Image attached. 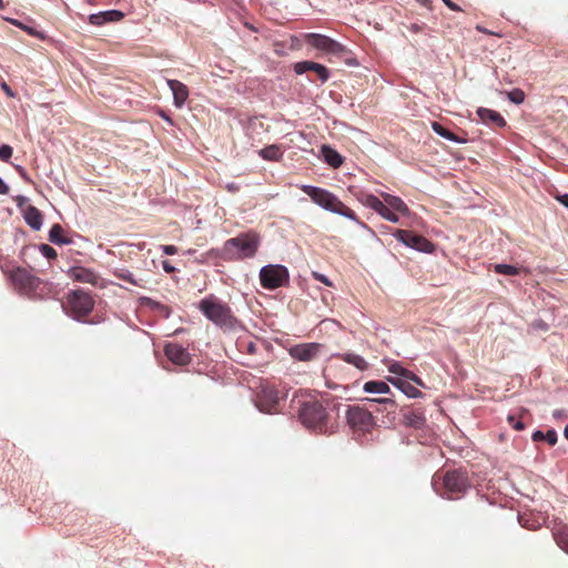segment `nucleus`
Returning a JSON list of instances; mask_svg holds the SVG:
<instances>
[{"instance_id":"nucleus-1","label":"nucleus","mask_w":568,"mask_h":568,"mask_svg":"<svg viewBox=\"0 0 568 568\" xmlns=\"http://www.w3.org/2000/svg\"><path fill=\"white\" fill-rule=\"evenodd\" d=\"M434 489L443 497L455 500L462 498L471 487L468 474L462 469L437 471L433 477Z\"/></svg>"},{"instance_id":"nucleus-2","label":"nucleus","mask_w":568,"mask_h":568,"mask_svg":"<svg viewBox=\"0 0 568 568\" xmlns=\"http://www.w3.org/2000/svg\"><path fill=\"white\" fill-rule=\"evenodd\" d=\"M261 239L257 233L250 231L241 233L236 237L224 242L222 248L217 251V256L224 261H240L253 257L260 246Z\"/></svg>"},{"instance_id":"nucleus-3","label":"nucleus","mask_w":568,"mask_h":568,"mask_svg":"<svg viewBox=\"0 0 568 568\" xmlns=\"http://www.w3.org/2000/svg\"><path fill=\"white\" fill-rule=\"evenodd\" d=\"M199 310L207 320L222 329H234L239 323L231 307L215 295L211 294L201 300L199 303Z\"/></svg>"},{"instance_id":"nucleus-4","label":"nucleus","mask_w":568,"mask_h":568,"mask_svg":"<svg viewBox=\"0 0 568 568\" xmlns=\"http://www.w3.org/2000/svg\"><path fill=\"white\" fill-rule=\"evenodd\" d=\"M307 194L314 203L320 205L326 211L339 214L352 221L361 223L355 212L346 206L335 194L332 192L313 185H302L300 187Z\"/></svg>"},{"instance_id":"nucleus-5","label":"nucleus","mask_w":568,"mask_h":568,"mask_svg":"<svg viewBox=\"0 0 568 568\" xmlns=\"http://www.w3.org/2000/svg\"><path fill=\"white\" fill-rule=\"evenodd\" d=\"M298 418L306 428L313 432L326 434L329 430L328 414L323 404L317 399L311 398L301 402Z\"/></svg>"},{"instance_id":"nucleus-6","label":"nucleus","mask_w":568,"mask_h":568,"mask_svg":"<svg viewBox=\"0 0 568 568\" xmlns=\"http://www.w3.org/2000/svg\"><path fill=\"white\" fill-rule=\"evenodd\" d=\"M62 305L69 315L80 321L92 312L94 301L90 293L79 288L69 292Z\"/></svg>"},{"instance_id":"nucleus-7","label":"nucleus","mask_w":568,"mask_h":568,"mask_svg":"<svg viewBox=\"0 0 568 568\" xmlns=\"http://www.w3.org/2000/svg\"><path fill=\"white\" fill-rule=\"evenodd\" d=\"M346 420L354 435L357 437L366 436L376 426L373 414L359 406H352L347 409Z\"/></svg>"},{"instance_id":"nucleus-8","label":"nucleus","mask_w":568,"mask_h":568,"mask_svg":"<svg viewBox=\"0 0 568 568\" xmlns=\"http://www.w3.org/2000/svg\"><path fill=\"white\" fill-rule=\"evenodd\" d=\"M304 42L327 55L341 58L346 53V48L342 43L325 34L306 33L304 34Z\"/></svg>"},{"instance_id":"nucleus-9","label":"nucleus","mask_w":568,"mask_h":568,"mask_svg":"<svg viewBox=\"0 0 568 568\" xmlns=\"http://www.w3.org/2000/svg\"><path fill=\"white\" fill-rule=\"evenodd\" d=\"M290 273L287 268L280 264H270L263 266L260 271L261 285L266 290H275L288 284Z\"/></svg>"},{"instance_id":"nucleus-10","label":"nucleus","mask_w":568,"mask_h":568,"mask_svg":"<svg viewBox=\"0 0 568 568\" xmlns=\"http://www.w3.org/2000/svg\"><path fill=\"white\" fill-rule=\"evenodd\" d=\"M355 197L363 205L378 213L383 219L392 223H397L399 221V217L396 214V212L389 209L387 205H385L384 202L381 201L377 196L368 194L364 191H358L357 193H355Z\"/></svg>"},{"instance_id":"nucleus-11","label":"nucleus","mask_w":568,"mask_h":568,"mask_svg":"<svg viewBox=\"0 0 568 568\" xmlns=\"http://www.w3.org/2000/svg\"><path fill=\"white\" fill-rule=\"evenodd\" d=\"M393 235L406 246L424 253H433L435 245L425 236L407 230H395Z\"/></svg>"},{"instance_id":"nucleus-12","label":"nucleus","mask_w":568,"mask_h":568,"mask_svg":"<svg viewBox=\"0 0 568 568\" xmlns=\"http://www.w3.org/2000/svg\"><path fill=\"white\" fill-rule=\"evenodd\" d=\"M280 393L274 387H263L257 394L256 406L266 414H276L280 412Z\"/></svg>"},{"instance_id":"nucleus-13","label":"nucleus","mask_w":568,"mask_h":568,"mask_svg":"<svg viewBox=\"0 0 568 568\" xmlns=\"http://www.w3.org/2000/svg\"><path fill=\"white\" fill-rule=\"evenodd\" d=\"M13 285L22 292H32L39 285V278L32 275L28 270L18 267L11 273Z\"/></svg>"},{"instance_id":"nucleus-14","label":"nucleus","mask_w":568,"mask_h":568,"mask_svg":"<svg viewBox=\"0 0 568 568\" xmlns=\"http://www.w3.org/2000/svg\"><path fill=\"white\" fill-rule=\"evenodd\" d=\"M322 347L320 343L297 344L290 348V355L297 361L310 362L318 355Z\"/></svg>"},{"instance_id":"nucleus-15","label":"nucleus","mask_w":568,"mask_h":568,"mask_svg":"<svg viewBox=\"0 0 568 568\" xmlns=\"http://www.w3.org/2000/svg\"><path fill=\"white\" fill-rule=\"evenodd\" d=\"M164 354L170 362L179 366H185L191 362V354L178 343H168L164 346Z\"/></svg>"},{"instance_id":"nucleus-16","label":"nucleus","mask_w":568,"mask_h":568,"mask_svg":"<svg viewBox=\"0 0 568 568\" xmlns=\"http://www.w3.org/2000/svg\"><path fill=\"white\" fill-rule=\"evenodd\" d=\"M293 69L296 74H303L307 71H313V73L317 75L322 83H325L329 79L328 69L325 65L317 62L300 61L294 64Z\"/></svg>"},{"instance_id":"nucleus-17","label":"nucleus","mask_w":568,"mask_h":568,"mask_svg":"<svg viewBox=\"0 0 568 568\" xmlns=\"http://www.w3.org/2000/svg\"><path fill=\"white\" fill-rule=\"evenodd\" d=\"M124 17V13L119 10H108V11H101L98 13L90 14L88 20L89 23L92 26L101 27L109 22H118L122 20Z\"/></svg>"},{"instance_id":"nucleus-18","label":"nucleus","mask_w":568,"mask_h":568,"mask_svg":"<svg viewBox=\"0 0 568 568\" xmlns=\"http://www.w3.org/2000/svg\"><path fill=\"white\" fill-rule=\"evenodd\" d=\"M68 275L75 282L98 285L99 276L90 268L73 266L68 271Z\"/></svg>"},{"instance_id":"nucleus-19","label":"nucleus","mask_w":568,"mask_h":568,"mask_svg":"<svg viewBox=\"0 0 568 568\" xmlns=\"http://www.w3.org/2000/svg\"><path fill=\"white\" fill-rule=\"evenodd\" d=\"M168 85L173 93L174 105L182 108L189 97L187 87L178 80H168Z\"/></svg>"},{"instance_id":"nucleus-20","label":"nucleus","mask_w":568,"mask_h":568,"mask_svg":"<svg viewBox=\"0 0 568 568\" xmlns=\"http://www.w3.org/2000/svg\"><path fill=\"white\" fill-rule=\"evenodd\" d=\"M477 115L485 124H490L496 128H504L506 125L504 116L495 110L479 108Z\"/></svg>"},{"instance_id":"nucleus-21","label":"nucleus","mask_w":568,"mask_h":568,"mask_svg":"<svg viewBox=\"0 0 568 568\" xmlns=\"http://www.w3.org/2000/svg\"><path fill=\"white\" fill-rule=\"evenodd\" d=\"M331 359H341L349 365H353L355 368H357L361 372H364L368 368L367 361L363 356L352 353V352H346V353H342V354H333Z\"/></svg>"},{"instance_id":"nucleus-22","label":"nucleus","mask_w":568,"mask_h":568,"mask_svg":"<svg viewBox=\"0 0 568 568\" xmlns=\"http://www.w3.org/2000/svg\"><path fill=\"white\" fill-rule=\"evenodd\" d=\"M395 387L399 388L405 395L410 398H418L423 396V393L413 385L408 379L403 378H388Z\"/></svg>"},{"instance_id":"nucleus-23","label":"nucleus","mask_w":568,"mask_h":568,"mask_svg":"<svg viewBox=\"0 0 568 568\" xmlns=\"http://www.w3.org/2000/svg\"><path fill=\"white\" fill-rule=\"evenodd\" d=\"M382 196L384 199V204L387 205L393 211L402 213L404 215L409 213L408 206L400 197L388 193H383Z\"/></svg>"},{"instance_id":"nucleus-24","label":"nucleus","mask_w":568,"mask_h":568,"mask_svg":"<svg viewBox=\"0 0 568 568\" xmlns=\"http://www.w3.org/2000/svg\"><path fill=\"white\" fill-rule=\"evenodd\" d=\"M324 161L332 168L338 169L343 164V156L333 148L323 145L321 149Z\"/></svg>"},{"instance_id":"nucleus-25","label":"nucleus","mask_w":568,"mask_h":568,"mask_svg":"<svg viewBox=\"0 0 568 568\" xmlns=\"http://www.w3.org/2000/svg\"><path fill=\"white\" fill-rule=\"evenodd\" d=\"M283 153V149L277 144L267 145L258 151V155L266 161H280Z\"/></svg>"},{"instance_id":"nucleus-26","label":"nucleus","mask_w":568,"mask_h":568,"mask_svg":"<svg viewBox=\"0 0 568 568\" xmlns=\"http://www.w3.org/2000/svg\"><path fill=\"white\" fill-rule=\"evenodd\" d=\"M49 241L57 245L70 244L72 241L64 235V230L60 224H53L49 232Z\"/></svg>"},{"instance_id":"nucleus-27","label":"nucleus","mask_w":568,"mask_h":568,"mask_svg":"<svg viewBox=\"0 0 568 568\" xmlns=\"http://www.w3.org/2000/svg\"><path fill=\"white\" fill-rule=\"evenodd\" d=\"M24 220L27 224L33 230H40L42 225V214L41 212L34 207L29 206L24 212Z\"/></svg>"},{"instance_id":"nucleus-28","label":"nucleus","mask_w":568,"mask_h":568,"mask_svg":"<svg viewBox=\"0 0 568 568\" xmlns=\"http://www.w3.org/2000/svg\"><path fill=\"white\" fill-rule=\"evenodd\" d=\"M432 129L434 130V132H436L438 135H440L442 138L446 139V140H449L452 142H456V143H466V139H463V138H459L457 136L455 133H453L452 131H449L448 129L444 128L440 123L438 122H433L432 123Z\"/></svg>"},{"instance_id":"nucleus-29","label":"nucleus","mask_w":568,"mask_h":568,"mask_svg":"<svg viewBox=\"0 0 568 568\" xmlns=\"http://www.w3.org/2000/svg\"><path fill=\"white\" fill-rule=\"evenodd\" d=\"M363 389L366 393H375V394H387L390 393L389 386L383 381H369L366 382L363 386Z\"/></svg>"},{"instance_id":"nucleus-30","label":"nucleus","mask_w":568,"mask_h":568,"mask_svg":"<svg viewBox=\"0 0 568 568\" xmlns=\"http://www.w3.org/2000/svg\"><path fill=\"white\" fill-rule=\"evenodd\" d=\"M405 424L415 428H419L424 425L425 418L420 413H409L404 415Z\"/></svg>"},{"instance_id":"nucleus-31","label":"nucleus","mask_w":568,"mask_h":568,"mask_svg":"<svg viewBox=\"0 0 568 568\" xmlns=\"http://www.w3.org/2000/svg\"><path fill=\"white\" fill-rule=\"evenodd\" d=\"M494 268L496 273L509 276L518 275L521 272V268L508 264H496Z\"/></svg>"},{"instance_id":"nucleus-32","label":"nucleus","mask_w":568,"mask_h":568,"mask_svg":"<svg viewBox=\"0 0 568 568\" xmlns=\"http://www.w3.org/2000/svg\"><path fill=\"white\" fill-rule=\"evenodd\" d=\"M389 373L397 375L395 378H403L408 379L409 375H412L413 372L408 371L407 368L403 367L398 363H393L388 367Z\"/></svg>"},{"instance_id":"nucleus-33","label":"nucleus","mask_w":568,"mask_h":568,"mask_svg":"<svg viewBox=\"0 0 568 568\" xmlns=\"http://www.w3.org/2000/svg\"><path fill=\"white\" fill-rule=\"evenodd\" d=\"M528 414V410L525 409V408H521L520 409V414H519V419L516 418L515 415H509L508 416V423L509 425L515 428L516 430H523L525 429V424L521 422V418H524L525 415Z\"/></svg>"},{"instance_id":"nucleus-34","label":"nucleus","mask_w":568,"mask_h":568,"mask_svg":"<svg viewBox=\"0 0 568 568\" xmlns=\"http://www.w3.org/2000/svg\"><path fill=\"white\" fill-rule=\"evenodd\" d=\"M507 97L511 102L520 104L525 100V92L521 89H514L507 93Z\"/></svg>"},{"instance_id":"nucleus-35","label":"nucleus","mask_w":568,"mask_h":568,"mask_svg":"<svg viewBox=\"0 0 568 568\" xmlns=\"http://www.w3.org/2000/svg\"><path fill=\"white\" fill-rule=\"evenodd\" d=\"M39 251L48 260H54L58 256L57 251L52 246H50L48 244H40L39 245Z\"/></svg>"},{"instance_id":"nucleus-36","label":"nucleus","mask_w":568,"mask_h":568,"mask_svg":"<svg viewBox=\"0 0 568 568\" xmlns=\"http://www.w3.org/2000/svg\"><path fill=\"white\" fill-rule=\"evenodd\" d=\"M12 153H13V149L10 145L3 144L0 146V160L1 161L8 162L10 160V158L12 156Z\"/></svg>"},{"instance_id":"nucleus-37","label":"nucleus","mask_w":568,"mask_h":568,"mask_svg":"<svg viewBox=\"0 0 568 568\" xmlns=\"http://www.w3.org/2000/svg\"><path fill=\"white\" fill-rule=\"evenodd\" d=\"M557 544L568 554V535H559L557 537Z\"/></svg>"},{"instance_id":"nucleus-38","label":"nucleus","mask_w":568,"mask_h":568,"mask_svg":"<svg viewBox=\"0 0 568 568\" xmlns=\"http://www.w3.org/2000/svg\"><path fill=\"white\" fill-rule=\"evenodd\" d=\"M313 277L316 281L322 282L323 284H325L327 286H332V282L325 275H323L321 273L313 272Z\"/></svg>"},{"instance_id":"nucleus-39","label":"nucleus","mask_w":568,"mask_h":568,"mask_svg":"<svg viewBox=\"0 0 568 568\" xmlns=\"http://www.w3.org/2000/svg\"><path fill=\"white\" fill-rule=\"evenodd\" d=\"M545 439L550 444L555 445L557 443V433L555 430H548L545 434Z\"/></svg>"},{"instance_id":"nucleus-40","label":"nucleus","mask_w":568,"mask_h":568,"mask_svg":"<svg viewBox=\"0 0 568 568\" xmlns=\"http://www.w3.org/2000/svg\"><path fill=\"white\" fill-rule=\"evenodd\" d=\"M161 250L163 251L164 254L166 255H174L178 253V247L174 246V245H162L161 246Z\"/></svg>"},{"instance_id":"nucleus-41","label":"nucleus","mask_w":568,"mask_h":568,"mask_svg":"<svg viewBox=\"0 0 568 568\" xmlns=\"http://www.w3.org/2000/svg\"><path fill=\"white\" fill-rule=\"evenodd\" d=\"M408 381L410 383H414V384L420 386V387H425V383L414 373H412V375H409Z\"/></svg>"},{"instance_id":"nucleus-42","label":"nucleus","mask_w":568,"mask_h":568,"mask_svg":"<svg viewBox=\"0 0 568 568\" xmlns=\"http://www.w3.org/2000/svg\"><path fill=\"white\" fill-rule=\"evenodd\" d=\"M450 10L462 11V8L452 0H442Z\"/></svg>"},{"instance_id":"nucleus-43","label":"nucleus","mask_w":568,"mask_h":568,"mask_svg":"<svg viewBox=\"0 0 568 568\" xmlns=\"http://www.w3.org/2000/svg\"><path fill=\"white\" fill-rule=\"evenodd\" d=\"M162 266H163V270L171 274V273H174L175 272V267L169 262V261H163L162 262Z\"/></svg>"},{"instance_id":"nucleus-44","label":"nucleus","mask_w":568,"mask_h":568,"mask_svg":"<svg viewBox=\"0 0 568 568\" xmlns=\"http://www.w3.org/2000/svg\"><path fill=\"white\" fill-rule=\"evenodd\" d=\"M336 368H337V367H336V365L332 363V364H329V365L324 369V374H325L326 376L335 375V374H334V371H335Z\"/></svg>"},{"instance_id":"nucleus-45","label":"nucleus","mask_w":568,"mask_h":568,"mask_svg":"<svg viewBox=\"0 0 568 568\" xmlns=\"http://www.w3.org/2000/svg\"><path fill=\"white\" fill-rule=\"evenodd\" d=\"M374 402L387 404V405H390L392 407L396 406L395 400L392 398H379V399H374Z\"/></svg>"},{"instance_id":"nucleus-46","label":"nucleus","mask_w":568,"mask_h":568,"mask_svg":"<svg viewBox=\"0 0 568 568\" xmlns=\"http://www.w3.org/2000/svg\"><path fill=\"white\" fill-rule=\"evenodd\" d=\"M9 193V186L0 178V194L7 195Z\"/></svg>"},{"instance_id":"nucleus-47","label":"nucleus","mask_w":568,"mask_h":568,"mask_svg":"<svg viewBox=\"0 0 568 568\" xmlns=\"http://www.w3.org/2000/svg\"><path fill=\"white\" fill-rule=\"evenodd\" d=\"M562 205L568 207V194L558 195L556 197Z\"/></svg>"},{"instance_id":"nucleus-48","label":"nucleus","mask_w":568,"mask_h":568,"mask_svg":"<svg viewBox=\"0 0 568 568\" xmlns=\"http://www.w3.org/2000/svg\"><path fill=\"white\" fill-rule=\"evenodd\" d=\"M552 415L555 418H567V414L564 409H557Z\"/></svg>"},{"instance_id":"nucleus-49","label":"nucleus","mask_w":568,"mask_h":568,"mask_svg":"<svg viewBox=\"0 0 568 568\" xmlns=\"http://www.w3.org/2000/svg\"><path fill=\"white\" fill-rule=\"evenodd\" d=\"M532 439H534L535 442H538V440L545 439V434H544L542 432H540V430H537V432H535V433H534V435H532Z\"/></svg>"},{"instance_id":"nucleus-50","label":"nucleus","mask_w":568,"mask_h":568,"mask_svg":"<svg viewBox=\"0 0 568 568\" xmlns=\"http://www.w3.org/2000/svg\"><path fill=\"white\" fill-rule=\"evenodd\" d=\"M159 114H160V116H161L162 119H164L165 121H168L169 123H171V124H172V120H171V118H170L169 115H166L164 111H160V112H159Z\"/></svg>"},{"instance_id":"nucleus-51","label":"nucleus","mask_w":568,"mask_h":568,"mask_svg":"<svg viewBox=\"0 0 568 568\" xmlns=\"http://www.w3.org/2000/svg\"><path fill=\"white\" fill-rule=\"evenodd\" d=\"M17 170L21 174V176L26 178V171L22 166H17Z\"/></svg>"},{"instance_id":"nucleus-52","label":"nucleus","mask_w":568,"mask_h":568,"mask_svg":"<svg viewBox=\"0 0 568 568\" xmlns=\"http://www.w3.org/2000/svg\"><path fill=\"white\" fill-rule=\"evenodd\" d=\"M476 29H477L478 31H480V32L488 33V31H487L486 29H484V28H481V27H479V26H477V28H476Z\"/></svg>"},{"instance_id":"nucleus-53","label":"nucleus","mask_w":568,"mask_h":568,"mask_svg":"<svg viewBox=\"0 0 568 568\" xmlns=\"http://www.w3.org/2000/svg\"><path fill=\"white\" fill-rule=\"evenodd\" d=\"M564 434H565V437L568 439V425L565 427Z\"/></svg>"},{"instance_id":"nucleus-54","label":"nucleus","mask_w":568,"mask_h":568,"mask_svg":"<svg viewBox=\"0 0 568 568\" xmlns=\"http://www.w3.org/2000/svg\"><path fill=\"white\" fill-rule=\"evenodd\" d=\"M3 89H4L6 92L10 93V89H9V87L6 83L3 84Z\"/></svg>"},{"instance_id":"nucleus-55","label":"nucleus","mask_w":568,"mask_h":568,"mask_svg":"<svg viewBox=\"0 0 568 568\" xmlns=\"http://www.w3.org/2000/svg\"><path fill=\"white\" fill-rule=\"evenodd\" d=\"M26 30L28 31L29 34H34L32 29L26 28Z\"/></svg>"},{"instance_id":"nucleus-56","label":"nucleus","mask_w":568,"mask_h":568,"mask_svg":"<svg viewBox=\"0 0 568 568\" xmlns=\"http://www.w3.org/2000/svg\"><path fill=\"white\" fill-rule=\"evenodd\" d=\"M4 7V3L2 0H0V9H2Z\"/></svg>"}]
</instances>
